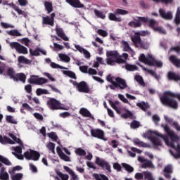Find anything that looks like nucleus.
Wrapping results in <instances>:
<instances>
[{
	"label": "nucleus",
	"instance_id": "obj_1",
	"mask_svg": "<svg viewBox=\"0 0 180 180\" xmlns=\"http://www.w3.org/2000/svg\"><path fill=\"white\" fill-rule=\"evenodd\" d=\"M174 98L178 99L180 102V94L174 93L172 91H165L163 96L160 97V102L165 106H168L174 110L178 109V101Z\"/></svg>",
	"mask_w": 180,
	"mask_h": 180
},
{
	"label": "nucleus",
	"instance_id": "obj_2",
	"mask_svg": "<svg viewBox=\"0 0 180 180\" xmlns=\"http://www.w3.org/2000/svg\"><path fill=\"white\" fill-rule=\"evenodd\" d=\"M146 134V137H148V139H150V141L153 143L155 148H157V147H162V143L161 142L160 139L154 137L153 136L154 134L155 136H158V137H161V139H163L165 141H167V140H168V138L165 136V135H162L157 131H154L148 130Z\"/></svg>",
	"mask_w": 180,
	"mask_h": 180
},
{
	"label": "nucleus",
	"instance_id": "obj_3",
	"mask_svg": "<svg viewBox=\"0 0 180 180\" xmlns=\"http://www.w3.org/2000/svg\"><path fill=\"white\" fill-rule=\"evenodd\" d=\"M141 63H143L146 65H149V67H158L161 68L162 67V62L156 60L155 58L151 54H148L146 57L144 53L141 54L139 58Z\"/></svg>",
	"mask_w": 180,
	"mask_h": 180
},
{
	"label": "nucleus",
	"instance_id": "obj_4",
	"mask_svg": "<svg viewBox=\"0 0 180 180\" xmlns=\"http://www.w3.org/2000/svg\"><path fill=\"white\" fill-rule=\"evenodd\" d=\"M108 82H110L115 88H119V89H126L127 88V83L124 79L117 77L115 78V82L113 81L112 75L109 74L106 77Z\"/></svg>",
	"mask_w": 180,
	"mask_h": 180
},
{
	"label": "nucleus",
	"instance_id": "obj_5",
	"mask_svg": "<svg viewBox=\"0 0 180 180\" xmlns=\"http://www.w3.org/2000/svg\"><path fill=\"white\" fill-rule=\"evenodd\" d=\"M70 82H72L74 86H76L79 92H82L83 94H89V92L91 91L89 86H88V84H86V82L85 81H82L78 83L75 81L71 80Z\"/></svg>",
	"mask_w": 180,
	"mask_h": 180
},
{
	"label": "nucleus",
	"instance_id": "obj_6",
	"mask_svg": "<svg viewBox=\"0 0 180 180\" xmlns=\"http://www.w3.org/2000/svg\"><path fill=\"white\" fill-rule=\"evenodd\" d=\"M134 21H130L128 26L130 27H141V23H148V18L147 17H137V19L134 18Z\"/></svg>",
	"mask_w": 180,
	"mask_h": 180
},
{
	"label": "nucleus",
	"instance_id": "obj_7",
	"mask_svg": "<svg viewBox=\"0 0 180 180\" xmlns=\"http://www.w3.org/2000/svg\"><path fill=\"white\" fill-rule=\"evenodd\" d=\"M24 157L26 160L32 161H39L40 158V153L36 150L30 149L24 153Z\"/></svg>",
	"mask_w": 180,
	"mask_h": 180
},
{
	"label": "nucleus",
	"instance_id": "obj_8",
	"mask_svg": "<svg viewBox=\"0 0 180 180\" xmlns=\"http://www.w3.org/2000/svg\"><path fill=\"white\" fill-rule=\"evenodd\" d=\"M95 164H96V165H98V167H101V168H103V169H104L105 168L106 171H108V172H109L110 174L112 172L110 164L106 162L105 159H102L99 157H96Z\"/></svg>",
	"mask_w": 180,
	"mask_h": 180
},
{
	"label": "nucleus",
	"instance_id": "obj_9",
	"mask_svg": "<svg viewBox=\"0 0 180 180\" xmlns=\"http://www.w3.org/2000/svg\"><path fill=\"white\" fill-rule=\"evenodd\" d=\"M47 105L49 108V109H51V110H57L58 109L65 110V108L61 107V103H60L56 98H50L47 101Z\"/></svg>",
	"mask_w": 180,
	"mask_h": 180
},
{
	"label": "nucleus",
	"instance_id": "obj_10",
	"mask_svg": "<svg viewBox=\"0 0 180 180\" xmlns=\"http://www.w3.org/2000/svg\"><path fill=\"white\" fill-rule=\"evenodd\" d=\"M10 46L11 49H15L19 54H27V48L23 46L18 42H11Z\"/></svg>",
	"mask_w": 180,
	"mask_h": 180
},
{
	"label": "nucleus",
	"instance_id": "obj_11",
	"mask_svg": "<svg viewBox=\"0 0 180 180\" xmlns=\"http://www.w3.org/2000/svg\"><path fill=\"white\" fill-rule=\"evenodd\" d=\"M162 127H163L165 131L168 134L172 141H178V140H179V137L176 136L173 131H171L168 124L162 125Z\"/></svg>",
	"mask_w": 180,
	"mask_h": 180
},
{
	"label": "nucleus",
	"instance_id": "obj_12",
	"mask_svg": "<svg viewBox=\"0 0 180 180\" xmlns=\"http://www.w3.org/2000/svg\"><path fill=\"white\" fill-rule=\"evenodd\" d=\"M54 18H56L55 13H52L51 14V17L49 15L42 17V24L49 25V26H54Z\"/></svg>",
	"mask_w": 180,
	"mask_h": 180
},
{
	"label": "nucleus",
	"instance_id": "obj_13",
	"mask_svg": "<svg viewBox=\"0 0 180 180\" xmlns=\"http://www.w3.org/2000/svg\"><path fill=\"white\" fill-rule=\"evenodd\" d=\"M91 135L92 137L99 139L100 140H103V137H105V133L99 129H91Z\"/></svg>",
	"mask_w": 180,
	"mask_h": 180
},
{
	"label": "nucleus",
	"instance_id": "obj_14",
	"mask_svg": "<svg viewBox=\"0 0 180 180\" xmlns=\"http://www.w3.org/2000/svg\"><path fill=\"white\" fill-rule=\"evenodd\" d=\"M159 13L161 18H162V19H165V20H172L173 18L172 13L171 11H168L167 13L165 12V10L162 8H160Z\"/></svg>",
	"mask_w": 180,
	"mask_h": 180
},
{
	"label": "nucleus",
	"instance_id": "obj_15",
	"mask_svg": "<svg viewBox=\"0 0 180 180\" xmlns=\"http://www.w3.org/2000/svg\"><path fill=\"white\" fill-rule=\"evenodd\" d=\"M5 77H9L11 79H16V72L13 68H8L6 72L4 73Z\"/></svg>",
	"mask_w": 180,
	"mask_h": 180
},
{
	"label": "nucleus",
	"instance_id": "obj_16",
	"mask_svg": "<svg viewBox=\"0 0 180 180\" xmlns=\"http://www.w3.org/2000/svg\"><path fill=\"white\" fill-rule=\"evenodd\" d=\"M148 22L149 23V26L151 27V29H153V30H155L156 32H161L162 30L161 27H158V22L154 19L148 20Z\"/></svg>",
	"mask_w": 180,
	"mask_h": 180
},
{
	"label": "nucleus",
	"instance_id": "obj_17",
	"mask_svg": "<svg viewBox=\"0 0 180 180\" xmlns=\"http://www.w3.org/2000/svg\"><path fill=\"white\" fill-rule=\"evenodd\" d=\"M167 78L169 81H174L175 82L180 81V75L176 74L175 72H169L167 74Z\"/></svg>",
	"mask_w": 180,
	"mask_h": 180
},
{
	"label": "nucleus",
	"instance_id": "obj_18",
	"mask_svg": "<svg viewBox=\"0 0 180 180\" xmlns=\"http://www.w3.org/2000/svg\"><path fill=\"white\" fill-rule=\"evenodd\" d=\"M68 4H70L73 8H84V4H81L79 0H66Z\"/></svg>",
	"mask_w": 180,
	"mask_h": 180
},
{
	"label": "nucleus",
	"instance_id": "obj_19",
	"mask_svg": "<svg viewBox=\"0 0 180 180\" xmlns=\"http://www.w3.org/2000/svg\"><path fill=\"white\" fill-rule=\"evenodd\" d=\"M56 32L57 35L60 37V39H63L65 41H68L69 39L67 35H65V33H64V31L61 28H56Z\"/></svg>",
	"mask_w": 180,
	"mask_h": 180
},
{
	"label": "nucleus",
	"instance_id": "obj_20",
	"mask_svg": "<svg viewBox=\"0 0 180 180\" xmlns=\"http://www.w3.org/2000/svg\"><path fill=\"white\" fill-rule=\"evenodd\" d=\"M0 143H1V144H15V141L9 137L6 136L3 137L2 135H0Z\"/></svg>",
	"mask_w": 180,
	"mask_h": 180
},
{
	"label": "nucleus",
	"instance_id": "obj_21",
	"mask_svg": "<svg viewBox=\"0 0 180 180\" xmlns=\"http://www.w3.org/2000/svg\"><path fill=\"white\" fill-rule=\"evenodd\" d=\"M169 61L177 68H180V59H178L175 55H172L169 58Z\"/></svg>",
	"mask_w": 180,
	"mask_h": 180
},
{
	"label": "nucleus",
	"instance_id": "obj_22",
	"mask_svg": "<svg viewBox=\"0 0 180 180\" xmlns=\"http://www.w3.org/2000/svg\"><path fill=\"white\" fill-rule=\"evenodd\" d=\"M141 67L142 68V70H143V71H146V72H148V74H150V75H152V77H154L155 79H157L158 81L160 80V75H158L157 72H155V71L153 70L147 69L143 66H141Z\"/></svg>",
	"mask_w": 180,
	"mask_h": 180
},
{
	"label": "nucleus",
	"instance_id": "obj_23",
	"mask_svg": "<svg viewBox=\"0 0 180 180\" xmlns=\"http://www.w3.org/2000/svg\"><path fill=\"white\" fill-rule=\"evenodd\" d=\"M0 180H9V174L5 172V167L0 169Z\"/></svg>",
	"mask_w": 180,
	"mask_h": 180
},
{
	"label": "nucleus",
	"instance_id": "obj_24",
	"mask_svg": "<svg viewBox=\"0 0 180 180\" xmlns=\"http://www.w3.org/2000/svg\"><path fill=\"white\" fill-rule=\"evenodd\" d=\"M44 7H45V10L46 11L48 14L51 13V12H53V3L50 2V1H44Z\"/></svg>",
	"mask_w": 180,
	"mask_h": 180
},
{
	"label": "nucleus",
	"instance_id": "obj_25",
	"mask_svg": "<svg viewBox=\"0 0 180 180\" xmlns=\"http://www.w3.org/2000/svg\"><path fill=\"white\" fill-rule=\"evenodd\" d=\"M79 113L82 116H84V117H91V119H94L92 114H91V112H89L86 108H81Z\"/></svg>",
	"mask_w": 180,
	"mask_h": 180
},
{
	"label": "nucleus",
	"instance_id": "obj_26",
	"mask_svg": "<svg viewBox=\"0 0 180 180\" xmlns=\"http://www.w3.org/2000/svg\"><path fill=\"white\" fill-rule=\"evenodd\" d=\"M15 79L13 81H15L18 82V81H21V82L25 83L26 82V75L23 73H17L15 75Z\"/></svg>",
	"mask_w": 180,
	"mask_h": 180
},
{
	"label": "nucleus",
	"instance_id": "obj_27",
	"mask_svg": "<svg viewBox=\"0 0 180 180\" xmlns=\"http://www.w3.org/2000/svg\"><path fill=\"white\" fill-rule=\"evenodd\" d=\"M63 168H64V169L65 170L66 172H68V174L70 175H71L72 179L73 180H77L78 179V176H77V174H75V173L74 172V171H72V169H71L68 166H64Z\"/></svg>",
	"mask_w": 180,
	"mask_h": 180
},
{
	"label": "nucleus",
	"instance_id": "obj_28",
	"mask_svg": "<svg viewBox=\"0 0 180 180\" xmlns=\"http://www.w3.org/2000/svg\"><path fill=\"white\" fill-rule=\"evenodd\" d=\"M131 41L134 43L135 47H139V44L141 41V37H140V35H135L131 37Z\"/></svg>",
	"mask_w": 180,
	"mask_h": 180
},
{
	"label": "nucleus",
	"instance_id": "obj_29",
	"mask_svg": "<svg viewBox=\"0 0 180 180\" xmlns=\"http://www.w3.org/2000/svg\"><path fill=\"white\" fill-rule=\"evenodd\" d=\"M120 54H119V52L117 51H108L106 52L107 57H112L113 58H117Z\"/></svg>",
	"mask_w": 180,
	"mask_h": 180
},
{
	"label": "nucleus",
	"instance_id": "obj_30",
	"mask_svg": "<svg viewBox=\"0 0 180 180\" xmlns=\"http://www.w3.org/2000/svg\"><path fill=\"white\" fill-rule=\"evenodd\" d=\"M108 19H110V20H112V22H122V18L116 17V15L113 13H110L108 14Z\"/></svg>",
	"mask_w": 180,
	"mask_h": 180
},
{
	"label": "nucleus",
	"instance_id": "obj_31",
	"mask_svg": "<svg viewBox=\"0 0 180 180\" xmlns=\"http://www.w3.org/2000/svg\"><path fill=\"white\" fill-rule=\"evenodd\" d=\"M18 63L21 64H32V60L26 58L23 56H21L18 57Z\"/></svg>",
	"mask_w": 180,
	"mask_h": 180
},
{
	"label": "nucleus",
	"instance_id": "obj_32",
	"mask_svg": "<svg viewBox=\"0 0 180 180\" xmlns=\"http://www.w3.org/2000/svg\"><path fill=\"white\" fill-rule=\"evenodd\" d=\"M134 143L136 146H139V147H143V148H147L148 147V145L143 141H141L139 139H136L134 140Z\"/></svg>",
	"mask_w": 180,
	"mask_h": 180
},
{
	"label": "nucleus",
	"instance_id": "obj_33",
	"mask_svg": "<svg viewBox=\"0 0 180 180\" xmlns=\"http://www.w3.org/2000/svg\"><path fill=\"white\" fill-rule=\"evenodd\" d=\"M125 70L127 71H137L139 70V68L136 65H130L129 63H127L125 65Z\"/></svg>",
	"mask_w": 180,
	"mask_h": 180
},
{
	"label": "nucleus",
	"instance_id": "obj_34",
	"mask_svg": "<svg viewBox=\"0 0 180 180\" xmlns=\"http://www.w3.org/2000/svg\"><path fill=\"white\" fill-rule=\"evenodd\" d=\"M0 162L4 164V165H7L8 167L12 165V162L9 160V159L2 156L0 155Z\"/></svg>",
	"mask_w": 180,
	"mask_h": 180
},
{
	"label": "nucleus",
	"instance_id": "obj_35",
	"mask_svg": "<svg viewBox=\"0 0 180 180\" xmlns=\"http://www.w3.org/2000/svg\"><path fill=\"white\" fill-rule=\"evenodd\" d=\"M135 81L139 84V85H141V86H146V83L144 82V79H143V77L141 75H136L134 77Z\"/></svg>",
	"mask_w": 180,
	"mask_h": 180
},
{
	"label": "nucleus",
	"instance_id": "obj_36",
	"mask_svg": "<svg viewBox=\"0 0 180 180\" xmlns=\"http://www.w3.org/2000/svg\"><path fill=\"white\" fill-rule=\"evenodd\" d=\"M8 136L9 137L12 138V139L15 141V143H18V144H20L22 147H23V143L20 139L16 137V136L11 133H9Z\"/></svg>",
	"mask_w": 180,
	"mask_h": 180
},
{
	"label": "nucleus",
	"instance_id": "obj_37",
	"mask_svg": "<svg viewBox=\"0 0 180 180\" xmlns=\"http://www.w3.org/2000/svg\"><path fill=\"white\" fill-rule=\"evenodd\" d=\"M136 106H138V108H140V109H141V110H143V112H147V109L148 108V106L144 101H142L141 103H137Z\"/></svg>",
	"mask_w": 180,
	"mask_h": 180
},
{
	"label": "nucleus",
	"instance_id": "obj_38",
	"mask_svg": "<svg viewBox=\"0 0 180 180\" xmlns=\"http://www.w3.org/2000/svg\"><path fill=\"white\" fill-rule=\"evenodd\" d=\"M38 81H39V76H36V75H31L30 78L28 79V82L30 84H34L35 85H37Z\"/></svg>",
	"mask_w": 180,
	"mask_h": 180
},
{
	"label": "nucleus",
	"instance_id": "obj_39",
	"mask_svg": "<svg viewBox=\"0 0 180 180\" xmlns=\"http://www.w3.org/2000/svg\"><path fill=\"white\" fill-rule=\"evenodd\" d=\"M59 58H60V60L62 61H64L65 63H70L71 58H70V56H68V55L65 54H63V53H60L58 55Z\"/></svg>",
	"mask_w": 180,
	"mask_h": 180
},
{
	"label": "nucleus",
	"instance_id": "obj_40",
	"mask_svg": "<svg viewBox=\"0 0 180 180\" xmlns=\"http://www.w3.org/2000/svg\"><path fill=\"white\" fill-rule=\"evenodd\" d=\"M143 176L145 180H155L150 172H143Z\"/></svg>",
	"mask_w": 180,
	"mask_h": 180
},
{
	"label": "nucleus",
	"instance_id": "obj_41",
	"mask_svg": "<svg viewBox=\"0 0 180 180\" xmlns=\"http://www.w3.org/2000/svg\"><path fill=\"white\" fill-rule=\"evenodd\" d=\"M122 166L124 168L125 171H127V172L131 173L134 171V168L127 163H122Z\"/></svg>",
	"mask_w": 180,
	"mask_h": 180
},
{
	"label": "nucleus",
	"instance_id": "obj_42",
	"mask_svg": "<svg viewBox=\"0 0 180 180\" xmlns=\"http://www.w3.org/2000/svg\"><path fill=\"white\" fill-rule=\"evenodd\" d=\"M142 168H154V165L151 160H146L142 164Z\"/></svg>",
	"mask_w": 180,
	"mask_h": 180
},
{
	"label": "nucleus",
	"instance_id": "obj_43",
	"mask_svg": "<svg viewBox=\"0 0 180 180\" xmlns=\"http://www.w3.org/2000/svg\"><path fill=\"white\" fill-rule=\"evenodd\" d=\"M94 14L100 19H105L106 18V15L103 14V12L99 11L97 9H94Z\"/></svg>",
	"mask_w": 180,
	"mask_h": 180
},
{
	"label": "nucleus",
	"instance_id": "obj_44",
	"mask_svg": "<svg viewBox=\"0 0 180 180\" xmlns=\"http://www.w3.org/2000/svg\"><path fill=\"white\" fill-rule=\"evenodd\" d=\"M40 51H41L40 48H37L34 51H33V49H30V53L31 56H40Z\"/></svg>",
	"mask_w": 180,
	"mask_h": 180
},
{
	"label": "nucleus",
	"instance_id": "obj_45",
	"mask_svg": "<svg viewBox=\"0 0 180 180\" xmlns=\"http://www.w3.org/2000/svg\"><path fill=\"white\" fill-rule=\"evenodd\" d=\"M75 154H77V155H80L81 157H82L86 155V152L85 151V150L79 148L76 149Z\"/></svg>",
	"mask_w": 180,
	"mask_h": 180
},
{
	"label": "nucleus",
	"instance_id": "obj_46",
	"mask_svg": "<svg viewBox=\"0 0 180 180\" xmlns=\"http://www.w3.org/2000/svg\"><path fill=\"white\" fill-rule=\"evenodd\" d=\"M36 94L38 96H40V95H47V94H49V91H47V89H37Z\"/></svg>",
	"mask_w": 180,
	"mask_h": 180
},
{
	"label": "nucleus",
	"instance_id": "obj_47",
	"mask_svg": "<svg viewBox=\"0 0 180 180\" xmlns=\"http://www.w3.org/2000/svg\"><path fill=\"white\" fill-rule=\"evenodd\" d=\"M122 46L124 49V51H131V48L130 47V45L129 44V42L126 41H122Z\"/></svg>",
	"mask_w": 180,
	"mask_h": 180
},
{
	"label": "nucleus",
	"instance_id": "obj_48",
	"mask_svg": "<svg viewBox=\"0 0 180 180\" xmlns=\"http://www.w3.org/2000/svg\"><path fill=\"white\" fill-rule=\"evenodd\" d=\"M47 148H49V150L50 151H51V153H53V154H56V144H54L52 142H49V144L47 145Z\"/></svg>",
	"mask_w": 180,
	"mask_h": 180
},
{
	"label": "nucleus",
	"instance_id": "obj_49",
	"mask_svg": "<svg viewBox=\"0 0 180 180\" xmlns=\"http://www.w3.org/2000/svg\"><path fill=\"white\" fill-rule=\"evenodd\" d=\"M129 11L123 10L122 8H117L115 10V15H127Z\"/></svg>",
	"mask_w": 180,
	"mask_h": 180
},
{
	"label": "nucleus",
	"instance_id": "obj_50",
	"mask_svg": "<svg viewBox=\"0 0 180 180\" xmlns=\"http://www.w3.org/2000/svg\"><path fill=\"white\" fill-rule=\"evenodd\" d=\"M49 82V80L44 77H38V82L37 83V85H43L44 84H47Z\"/></svg>",
	"mask_w": 180,
	"mask_h": 180
},
{
	"label": "nucleus",
	"instance_id": "obj_51",
	"mask_svg": "<svg viewBox=\"0 0 180 180\" xmlns=\"http://www.w3.org/2000/svg\"><path fill=\"white\" fill-rule=\"evenodd\" d=\"M22 108L20 109V112L23 113V110H33V108H30V105L27 103L22 104Z\"/></svg>",
	"mask_w": 180,
	"mask_h": 180
},
{
	"label": "nucleus",
	"instance_id": "obj_52",
	"mask_svg": "<svg viewBox=\"0 0 180 180\" xmlns=\"http://www.w3.org/2000/svg\"><path fill=\"white\" fill-rule=\"evenodd\" d=\"M140 127V122L137 120H133L131 122V129H139Z\"/></svg>",
	"mask_w": 180,
	"mask_h": 180
},
{
	"label": "nucleus",
	"instance_id": "obj_53",
	"mask_svg": "<svg viewBox=\"0 0 180 180\" xmlns=\"http://www.w3.org/2000/svg\"><path fill=\"white\" fill-rule=\"evenodd\" d=\"M6 120L8 123H11L12 124H16L17 122L13 120V117L12 115H7L6 117Z\"/></svg>",
	"mask_w": 180,
	"mask_h": 180
},
{
	"label": "nucleus",
	"instance_id": "obj_54",
	"mask_svg": "<svg viewBox=\"0 0 180 180\" xmlns=\"http://www.w3.org/2000/svg\"><path fill=\"white\" fill-rule=\"evenodd\" d=\"M131 116H133V113L128 110H127V113L121 115V117H122V119H129V117H131Z\"/></svg>",
	"mask_w": 180,
	"mask_h": 180
},
{
	"label": "nucleus",
	"instance_id": "obj_55",
	"mask_svg": "<svg viewBox=\"0 0 180 180\" xmlns=\"http://www.w3.org/2000/svg\"><path fill=\"white\" fill-rule=\"evenodd\" d=\"M48 136L53 141H57V140H58V136H57V134H56L55 132L49 133Z\"/></svg>",
	"mask_w": 180,
	"mask_h": 180
},
{
	"label": "nucleus",
	"instance_id": "obj_56",
	"mask_svg": "<svg viewBox=\"0 0 180 180\" xmlns=\"http://www.w3.org/2000/svg\"><path fill=\"white\" fill-rule=\"evenodd\" d=\"M115 63H117V64H124L126 63V60L122 58V56H118L116 58L115 60H114Z\"/></svg>",
	"mask_w": 180,
	"mask_h": 180
},
{
	"label": "nucleus",
	"instance_id": "obj_57",
	"mask_svg": "<svg viewBox=\"0 0 180 180\" xmlns=\"http://www.w3.org/2000/svg\"><path fill=\"white\" fill-rule=\"evenodd\" d=\"M60 160L65 161L66 162H71V159L68 157L65 153L60 155Z\"/></svg>",
	"mask_w": 180,
	"mask_h": 180
},
{
	"label": "nucleus",
	"instance_id": "obj_58",
	"mask_svg": "<svg viewBox=\"0 0 180 180\" xmlns=\"http://www.w3.org/2000/svg\"><path fill=\"white\" fill-rule=\"evenodd\" d=\"M23 178V174L17 173L11 177L12 180H21Z\"/></svg>",
	"mask_w": 180,
	"mask_h": 180
},
{
	"label": "nucleus",
	"instance_id": "obj_59",
	"mask_svg": "<svg viewBox=\"0 0 180 180\" xmlns=\"http://www.w3.org/2000/svg\"><path fill=\"white\" fill-rule=\"evenodd\" d=\"M94 176H95V179L96 180H109L108 176H106L104 174H101V176H99L98 174H95Z\"/></svg>",
	"mask_w": 180,
	"mask_h": 180
},
{
	"label": "nucleus",
	"instance_id": "obj_60",
	"mask_svg": "<svg viewBox=\"0 0 180 180\" xmlns=\"http://www.w3.org/2000/svg\"><path fill=\"white\" fill-rule=\"evenodd\" d=\"M8 34L10 36H20V32L18 30H13L8 32Z\"/></svg>",
	"mask_w": 180,
	"mask_h": 180
},
{
	"label": "nucleus",
	"instance_id": "obj_61",
	"mask_svg": "<svg viewBox=\"0 0 180 180\" xmlns=\"http://www.w3.org/2000/svg\"><path fill=\"white\" fill-rule=\"evenodd\" d=\"M97 33L100 35V36H103V37H107V36H108V32L103 30H101V29H99L97 31Z\"/></svg>",
	"mask_w": 180,
	"mask_h": 180
},
{
	"label": "nucleus",
	"instance_id": "obj_62",
	"mask_svg": "<svg viewBox=\"0 0 180 180\" xmlns=\"http://www.w3.org/2000/svg\"><path fill=\"white\" fill-rule=\"evenodd\" d=\"M65 75H68V77H70V78H72L73 79H77V75L74 73V72L66 71Z\"/></svg>",
	"mask_w": 180,
	"mask_h": 180
},
{
	"label": "nucleus",
	"instance_id": "obj_63",
	"mask_svg": "<svg viewBox=\"0 0 180 180\" xmlns=\"http://www.w3.org/2000/svg\"><path fill=\"white\" fill-rule=\"evenodd\" d=\"M58 176H60V178H61L62 180H68L70 178V176H68V174H65L61 172H58Z\"/></svg>",
	"mask_w": 180,
	"mask_h": 180
},
{
	"label": "nucleus",
	"instance_id": "obj_64",
	"mask_svg": "<svg viewBox=\"0 0 180 180\" xmlns=\"http://www.w3.org/2000/svg\"><path fill=\"white\" fill-rule=\"evenodd\" d=\"M170 147H172V148H174V150H175V151H179L180 152V144L178 143L177 146H175V144H174V141L170 143Z\"/></svg>",
	"mask_w": 180,
	"mask_h": 180
}]
</instances>
